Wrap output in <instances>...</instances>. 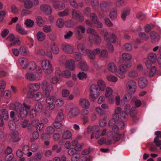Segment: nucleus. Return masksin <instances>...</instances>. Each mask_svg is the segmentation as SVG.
I'll use <instances>...</instances> for the list:
<instances>
[{
  "mask_svg": "<svg viewBox=\"0 0 161 161\" xmlns=\"http://www.w3.org/2000/svg\"><path fill=\"white\" fill-rule=\"evenodd\" d=\"M100 90L97 86L95 84L92 85L90 88V94L89 96L90 101L95 102L96 99L99 96Z\"/></svg>",
  "mask_w": 161,
  "mask_h": 161,
  "instance_id": "nucleus-1",
  "label": "nucleus"
},
{
  "mask_svg": "<svg viewBox=\"0 0 161 161\" xmlns=\"http://www.w3.org/2000/svg\"><path fill=\"white\" fill-rule=\"evenodd\" d=\"M42 68L44 72L47 74H49L53 72V69L50 62L46 59L43 60L41 64Z\"/></svg>",
  "mask_w": 161,
  "mask_h": 161,
  "instance_id": "nucleus-2",
  "label": "nucleus"
},
{
  "mask_svg": "<svg viewBox=\"0 0 161 161\" xmlns=\"http://www.w3.org/2000/svg\"><path fill=\"white\" fill-rule=\"evenodd\" d=\"M72 18L80 22H82L84 20V17L83 14L79 11L73 9L71 11Z\"/></svg>",
  "mask_w": 161,
  "mask_h": 161,
  "instance_id": "nucleus-3",
  "label": "nucleus"
},
{
  "mask_svg": "<svg viewBox=\"0 0 161 161\" xmlns=\"http://www.w3.org/2000/svg\"><path fill=\"white\" fill-rule=\"evenodd\" d=\"M100 50L99 48L94 49L93 51L87 49L85 51V53L87 54L89 58L94 60L96 58V56L100 54Z\"/></svg>",
  "mask_w": 161,
  "mask_h": 161,
  "instance_id": "nucleus-4",
  "label": "nucleus"
},
{
  "mask_svg": "<svg viewBox=\"0 0 161 161\" xmlns=\"http://www.w3.org/2000/svg\"><path fill=\"white\" fill-rule=\"evenodd\" d=\"M127 90L129 93H133L136 88V83L135 81L131 80L128 81L126 85Z\"/></svg>",
  "mask_w": 161,
  "mask_h": 161,
  "instance_id": "nucleus-5",
  "label": "nucleus"
},
{
  "mask_svg": "<svg viewBox=\"0 0 161 161\" xmlns=\"http://www.w3.org/2000/svg\"><path fill=\"white\" fill-rule=\"evenodd\" d=\"M40 10L47 15H50L52 13L51 7L48 4H43L40 6Z\"/></svg>",
  "mask_w": 161,
  "mask_h": 161,
  "instance_id": "nucleus-6",
  "label": "nucleus"
},
{
  "mask_svg": "<svg viewBox=\"0 0 161 161\" xmlns=\"http://www.w3.org/2000/svg\"><path fill=\"white\" fill-rule=\"evenodd\" d=\"M111 5L110 3L106 1H103L100 4V9L103 12H106L109 10Z\"/></svg>",
  "mask_w": 161,
  "mask_h": 161,
  "instance_id": "nucleus-7",
  "label": "nucleus"
},
{
  "mask_svg": "<svg viewBox=\"0 0 161 161\" xmlns=\"http://www.w3.org/2000/svg\"><path fill=\"white\" fill-rule=\"evenodd\" d=\"M150 36L151 42L153 43H156L160 40L159 35L155 31H152L150 32Z\"/></svg>",
  "mask_w": 161,
  "mask_h": 161,
  "instance_id": "nucleus-8",
  "label": "nucleus"
},
{
  "mask_svg": "<svg viewBox=\"0 0 161 161\" xmlns=\"http://www.w3.org/2000/svg\"><path fill=\"white\" fill-rule=\"evenodd\" d=\"M96 130V132L95 133V137L96 139H98L100 136L99 134L100 130L99 128V127L98 126H94L93 127H89L87 128V132L89 133L90 131L93 130Z\"/></svg>",
  "mask_w": 161,
  "mask_h": 161,
  "instance_id": "nucleus-9",
  "label": "nucleus"
},
{
  "mask_svg": "<svg viewBox=\"0 0 161 161\" xmlns=\"http://www.w3.org/2000/svg\"><path fill=\"white\" fill-rule=\"evenodd\" d=\"M131 66V62H125V64L120 65L119 67V69L120 72H125L127 70L128 68Z\"/></svg>",
  "mask_w": 161,
  "mask_h": 161,
  "instance_id": "nucleus-10",
  "label": "nucleus"
},
{
  "mask_svg": "<svg viewBox=\"0 0 161 161\" xmlns=\"http://www.w3.org/2000/svg\"><path fill=\"white\" fill-rule=\"evenodd\" d=\"M136 108L135 107H132L129 113L130 114L131 117L132 118L133 120L136 122V121L139 120V118L136 116L137 114V112L136 111Z\"/></svg>",
  "mask_w": 161,
  "mask_h": 161,
  "instance_id": "nucleus-11",
  "label": "nucleus"
},
{
  "mask_svg": "<svg viewBox=\"0 0 161 161\" xmlns=\"http://www.w3.org/2000/svg\"><path fill=\"white\" fill-rule=\"evenodd\" d=\"M118 119H119V116L117 114H113L112 118L109 122L108 126L111 127L114 125H116L117 122H118Z\"/></svg>",
  "mask_w": 161,
  "mask_h": 161,
  "instance_id": "nucleus-12",
  "label": "nucleus"
},
{
  "mask_svg": "<svg viewBox=\"0 0 161 161\" xmlns=\"http://www.w3.org/2000/svg\"><path fill=\"white\" fill-rule=\"evenodd\" d=\"M148 83L147 79L144 77L141 78L138 81V85L140 88H144L146 87Z\"/></svg>",
  "mask_w": 161,
  "mask_h": 161,
  "instance_id": "nucleus-13",
  "label": "nucleus"
},
{
  "mask_svg": "<svg viewBox=\"0 0 161 161\" xmlns=\"http://www.w3.org/2000/svg\"><path fill=\"white\" fill-rule=\"evenodd\" d=\"M36 23L39 27L42 26L45 24V20L41 16H36Z\"/></svg>",
  "mask_w": 161,
  "mask_h": 161,
  "instance_id": "nucleus-14",
  "label": "nucleus"
},
{
  "mask_svg": "<svg viewBox=\"0 0 161 161\" xmlns=\"http://www.w3.org/2000/svg\"><path fill=\"white\" fill-rule=\"evenodd\" d=\"M77 66L79 68L84 71H87L89 68L86 63L82 61L78 63Z\"/></svg>",
  "mask_w": 161,
  "mask_h": 161,
  "instance_id": "nucleus-15",
  "label": "nucleus"
},
{
  "mask_svg": "<svg viewBox=\"0 0 161 161\" xmlns=\"http://www.w3.org/2000/svg\"><path fill=\"white\" fill-rule=\"evenodd\" d=\"M25 77L26 79L30 81H34L37 80L38 77L32 73L28 72L26 74Z\"/></svg>",
  "mask_w": 161,
  "mask_h": 161,
  "instance_id": "nucleus-16",
  "label": "nucleus"
},
{
  "mask_svg": "<svg viewBox=\"0 0 161 161\" xmlns=\"http://www.w3.org/2000/svg\"><path fill=\"white\" fill-rule=\"evenodd\" d=\"M97 86L99 87L100 90L102 91H104L106 87V84L105 82L101 79L98 80Z\"/></svg>",
  "mask_w": 161,
  "mask_h": 161,
  "instance_id": "nucleus-17",
  "label": "nucleus"
},
{
  "mask_svg": "<svg viewBox=\"0 0 161 161\" xmlns=\"http://www.w3.org/2000/svg\"><path fill=\"white\" fill-rule=\"evenodd\" d=\"M79 113V108L77 107H75L71 109L69 113V115L71 117H73L76 116Z\"/></svg>",
  "mask_w": 161,
  "mask_h": 161,
  "instance_id": "nucleus-18",
  "label": "nucleus"
},
{
  "mask_svg": "<svg viewBox=\"0 0 161 161\" xmlns=\"http://www.w3.org/2000/svg\"><path fill=\"white\" fill-rule=\"evenodd\" d=\"M31 125L36 127V130H41L43 127L44 125L42 123H38L36 121L33 120L31 122Z\"/></svg>",
  "mask_w": 161,
  "mask_h": 161,
  "instance_id": "nucleus-19",
  "label": "nucleus"
},
{
  "mask_svg": "<svg viewBox=\"0 0 161 161\" xmlns=\"http://www.w3.org/2000/svg\"><path fill=\"white\" fill-rule=\"evenodd\" d=\"M67 67L71 70H73L75 67L74 61L72 59L68 60L65 64Z\"/></svg>",
  "mask_w": 161,
  "mask_h": 161,
  "instance_id": "nucleus-20",
  "label": "nucleus"
},
{
  "mask_svg": "<svg viewBox=\"0 0 161 161\" xmlns=\"http://www.w3.org/2000/svg\"><path fill=\"white\" fill-rule=\"evenodd\" d=\"M62 48L63 50L67 53L71 54L73 53L72 48L68 44H63Z\"/></svg>",
  "mask_w": 161,
  "mask_h": 161,
  "instance_id": "nucleus-21",
  "label": "nucleus"
},
{
  "mask_svg": "<svg viewBox=\"0 0 161 161\" xmlns=\"http://www.w3.org/2000/svg\"><path fill=\"white\" fill-rule=\"evenodd\" d=\"M80 105L83 108H88L90 106V103L86 99H80Z\"/></svg>",
  "mask_w": 161,
  "mask_h": 161,
  "instance_id": "nucleus-22",
  "label": "nucleus"
},
{
  "mask_svg": "<svg viewBox=\"0 0 161 161\" xmlns=\"http://www.w3.org/2000/svg\"><path fill=\"white\" fill-rule=\"evenodd\" d=\"M117 10L115 8H113L111 10L109 16L112 20H114L117 17Z\"/></svg>",
  "mask_w": 161,
  "mask_h": 161,
  "instance_id": "nucleus-23",
  "label": "nucleus"
},
{
  "mask_svg": "<svg viewBox=\"0 0 161 161\" xmlns=\"http://www.w3.org/2000/svg\"><path fill=\"white\" fill-rule=\"evenodd\" d=\"M46 36L44 33L42 31H38L36 34V37L39 41H43L45 40Z\"/></svg>",
  "mask_w": 161,
  "mask_h": 161,
  "instance_id": "nucleus-24",
  "label": "nucleus"
},
{
  "mask_svg": "<svg viewBox=\"0 0 161 161\" xmlns=\"http://www.w3.org/2000/svg\"><path fill=\"white\" fill-rule=\"evenodd\" d=\"M16 28L17 32L21 35H26L28 33L27 32L23 29L19 24H17Z\"/></svg>",
  "mask_w": 161,
  "mask_h": 161,
  "instance_id": "nucleus-25",
  "label": "nucleus"
},
{
  "mask_svg": "<svg viewBox=\"0 0 161 161\" xmlns=\"http://www.w3.org/2000/svg\"><path fill=\"white\" fill-rule=\"evenodd\" d=\"M108 70L112 72H116L117 70V68L113 63H109L108 65Z\"/></svg>",
  "mask_w": 161,
  "mask_h": 161,
  "instance_id": "nucleus-26",
  "label": "nucleus"
},
{
  "mask_svg": "<svg viewBox=\"0 0 161 161\" xmlns=\"http://www.w3.org/2000/svg\"><path fill=\"white\" fill-rule=\"evenodd\" d=\"M100 34L104 37V40L108 42L109 41V37L108 36V33L106 29L101 30L100 32Z\"/></svg>",
  "mask_w": 161,
  "mask_h": 161,
  "instance_id": "nucleus-27",
  "label": "nucleus"
},
{
  "mask_svg": "<svg viewBox=\"0 0 161 161\" xmlns=\"http://www.w3.org/2000/svg\"><path fill=\"white\" fill-rule=\"evenodd\" d=\"M71 136L72 135L71 132L68 130L64 132L62 136V138L64 139L67 140L71 138Z\"/></svg>",
  "mask_w": 161,
  "mask_h": 161,
  "instance_id": "nucleus-28",
  "label": "nucleus"
},
{
  "mask_svg": "<svg viewBox=\"0 0 161 161\" xmlns=\"http://www.w3.org/2000/svg\"><path fill=\"white\" fill-rule=\"evenodd\" d=\"M148 59L153 63H155L157 60L156 55L154 53H151L148 56Z\"/></svg>",
  "mask_w": 161,
  "mask_h": 161,
  "instance_id": "nucleus-29",
  "label": "nucleus"
},
{
  "mask_svg": "<svg viewBox=\"0 0 161 161\" xmlns=\"http://www.w3.org/2000/svg\"><path fill=\"white\" fill-rule=\"evenodd\" d=\"M18 133L17 131L12 132L11 133V137L14 139L12 141L13 142H16L20 140V139L19 137L15 139L18 136Z\"/></svg>",
  "mask_w": 161,
  "mask_h": 161,
  "instance_id": "nucleus-30",
  "label": "nucleus"
},
{
  "mask_svg": "<svg viewBox=\"0 0 161 161\" xmlns=\"http://www.w3.org/2000/svg\"><path fill=\"white\" fill-rule=\"evenodd\" d=\"M22 107V104L19 103H16L14 104H11L10 106V108L11 110H18Z\"/></svg>",
  "mask_w": 161,
  "mask_h": 161,
  "instance_id": "nucleus-31",
  "label": "nucleus"
},
{
  "mask_svg": "<svg viewBox=\"0 0 161 161\" xmlns=\"http://www.w3.org/2000/svg\"><path fill=\"white\" fill-rule=\"evenodd\" d=\"M36 68V65L35 62L33 61H31L29 63V64L26 65V68L29 69V70L33 71Z\"/></svg>",
  "mask_w": 161,
  "mask_h": 161,
  "instance_id": "nucleus-32",
  "label": "nucleus"
},
{
  "mask_svg": "<svg viewBox=\"0 0 161 161\" xmlns=\"http://www.w3.org/2000/svg\"><path fill=\"white\" fill-rule=\"evenodd\" d=\"M40 85L39 83L30 84L29 85L30 89L33 91H36L40 88Z\"/></svg>",
  "mask_w": 161,
  "mask_h": 161,
  "instance_id": "nucleus-33",
  "label": "nucleus"
},
{
  "mask_svg": "<svg viewBox=\"0 0 161 161\" xmlns=\"http://www.w3.org/2000/svg\"><path fill=\"white\" fill-rule=\"evenodd\" d=\"M130 14V11L128 8H125L124 9L122 13L121 18L124 20H125L126 16L129 15Z\"/></svg>",
  "mask_w": 161,
  "mask_h": 161,
  "instance_id": "nucleus-34",
  "label": "nucleus"
},
{
  "mask_svg": "<svg viewBox=\"0 0 161 161\" xmlns=\"http://www.w3.org/2000/svg\"><path fill=\"white\" fill-rule=\"evenodd\" d=\"M51 49L53 53L55 54H57L59 53V50L58 48L55 43H53L51 44Z\"/></svg>",
  "mask_w": 161,
  "mask_h": 161,
  "instance_id": "nucleus-35",
  "label": "nucleus"
},
{
  "mask_svg": "<svg viewBox=\"0 0 161 161\" xmlns=\"http://www.w3.org/2000/svg\"><path fill=\"white\" fill-rule=\"evenodd\" d=\"M122 56L123 59L127 61L126 62H130V61L132 58V56L130 54L124 53L122 54Z\"/></svg>",
  "mask_w": 161,
  "mask_h": 161,
  "instance_id": "nucleus-36",
  "label": "nucleus"
},
{
  "mask_svg": "<svg viewBox=\"0 0 161 161\" xmlns=\"http://www.w3.org/2000/svg\"><path fill=\"white\" fill-rule=\"evenodd\" d=\"M61 122L55 120L54 121L53 123V125L56 129H60L63 126V125L60 122Z\"/></svg>",
  "mask_w": 161,
  "mask_h": 161,
  "instance_id": "nucleus-37",
  "label": "nucleus"
},
{
  "mask_svg": "<svg viewBox=\"0 0 161 161\" xmlns=\"http://www.w3.org/2000/svg\"><path fill=\"white\" fill-rule=\"evenodd\" d=\"M20 108L19 115L20 116L23 118H25L27 113V110L25 109L24 108L22 107V106Z\"/></svg>",
  "mask_w": 161,
  "mask_h": 161,
  "instance_id": "nucleus-38",
  "label": "nucleus"
},
{
  "mask_svg": "<svg viewBox=\"0 0 161 161\" xmlns=\"http://www.w3.org/2000/svg\"><path fill=\"white\" fill-rule=\"evenodd\" d=\"M64 117L63 111L62 110H61L58 112L55 120L57 121H62L64 119Z\"/></svg>",
  "mask_w": 161,
  "mask_h": 161,
  "instance_id": "nucleus-39",
  "label": "nucleus"
},
{
  "mask_svg": "<svg viewBox=\"0 0 161 161\" xmlns=\"http://www.w3.org/2000/svg\"><path fill=\"white\" fill-rule=\"evenodd\" d=\"M25 24L27 27L31 28L34 25V22L30 19H27L26 20Z\"/></svg>",
  "mask_w": 161,
  "mask_h": 161,
  "instance_id": "nucleus-40",
  "label": "nucleus"
},
{
  "mask_svg": "<svg viewBox=\"0 0 161 161\" xmlns=\"http://www.w3.org/2000/svg\"><path fill=\"white\" fill-rule=\"evenodd\" d=\"M4 120H7L9 118L7 110L5 109L2 110V115H1Z\"/></svg>",
  "mask_w": 161,
  "mask_h": 161,
  "instance_id": "nucleus-41",
  "label": "nucleus"
},
{
  "mask_svg": "<svg viewBox=\"0 0 161 161\" xmlns=\"http://www.w3.org/2000/svg\"><path fill=\"white\" fill-rule=\"evenodd\" d=\"M56 98V95L51 96L46 98V102L48 104L53 103V101Z\"/></svg>",
  "mask_w": 161,
  "mask_h": 161,
  "instance_id": "nucleus-42",
  "label": "nucleus"
},
{
  "mask_svg": "<svg viewBox=\"0 0 161 161\" xmlns=\"http://www.w3.org/2000/svg\"><path fill=\"white\" fill-rule=\"evenodd\" d=\"M128 114V113L124 111H122L120 115L121 120L124 121L127 120Z\"/></svg>",
  "mask_w": 161,
  "mask_h": 161,
  "instance_id": "nucleus-43",
  "label": "nucleus"
},
{
  "mask_svg": "<svg viewBox=\"0 0 161 161\" xmlns=\"http://www.w3.org/2000/svg\"><path fill=\"white\" fill-rule=\"evenodd\" d=\"M108 56V53L105 50L103 49L101 51L99 55L100 58H107Z\"/></svg>",
  "mask_w": 161,
  "mask_h": 161,
  "instance_id": "nucleus-44",
  "label": "nucleus"
},
{
  "mask_svg": "<svg viewBox=\"0 0 161 161\" xmlns=\"http://www.w3.org/2000/svg\"><path fill=\"white\" fill-rule=\"evenodd\" d=\"M24 6L25 8L29 9L31 8L33 6V3L30 0H27L24 1Z\"/></svg>",
  "mask_w": 161,
  "mask_h": 161,
  "instance_id": "nucleus-45",
  "label": "nucleus"
},
{
  "mask_svg": "<svg viewBox=\"0 0 161 161\" xmlns=\"http://www.w3.org/2000/svg\"><path fill=\"white\" fill-rule=\"evenodd\" d=\"M124 134H119L113 135L112 137L114 141L115 142H118L119 140L122 137H124Z\"/></svg>",
  "mask_w": 161,
  "mask_h": 161,
  "instance_id": "nucleus-46",
  "label": "nucleus"
},
{
  "mask_svg": "<svg viewBox=\"0 0 161 161\" xmlns=\"http://www.w3.org/2000/svg\"><path fill=\"white\" fill-rule=\"evenodd\" d=\"M138 35L141 39L144 41H147L149 39V36L144 32H140Z\"/></svg>",
  "mask_w": 161,
  "mask_h": 161,
  "instance_id": "nucleus-47",
  "label": "nucleus"
},
{
  "mask_svg": "<svg viewBox=\"0 0 161 161\" xmlns=\"http://www.w3.org/2000/svg\"><path fill=\"white\" fill-rule=\"evenodd\" d=\"M149 149L151 152H156L157 151L156 146L154 145L153 143L149 142L147 144Z\"/></svg>",
  "mask_w": 161,
  "mask_h": 161,
  "instance_id": "nucleus-48",
  "label": "nucleus"
},
{
  "mask_svg": "<svg viewBox=\"0 0 161 161\" xmlns=\"http://www.w3.org/2000/svg\"><path fill=\"white\" fill-rule=\"evenodd\" d=\"M125 0H118L116 2L115 6L117 7H120L123 5H125L126 3Z\"/></svg>",
  "mask_w": 161,
  "mask_h": 161,
  "instance_id": "nucleus-49",
  "label": "nucleus"
},
{
  "mask_svg": "<svg viewBox=\"0 0 161 161\" xmlns=\"http://www.w3.org/2000/svg\"><path fill=\"white\" fill-rule=\"evenodd\" d=\"M61 75L64 78H69L71 76V73L68 70H65L61 72Z\"/></svg>",
  "mask_w": 161,
  "mask_h": 161,
  "instance_id": "nucleus-50",
  "label": "nucleus"
},
{
  "mask_svg": "<svg viewBox=\"0 0 161 161\" xmlns=\"http://www.w3.org/2000/svg\"><path fill=\"white\" fill-rule=\"evenodd\" d=\"M58 14L59 16L62 17L67 16L69 14V9H65L63 11L59 12Z\"/></svg>",
  "mask_w": 161,
  "mask_h": 161,
  "instance_id": "nucleus-51",
  "label": "nucleus"
},
{
  "mask_svg": "<svg viewBox=\"0 0 161 161\" xmlns=\"http://www.w3.org/2000/svg\"><path fill=\"white\" fill-rule=\"evenodd\" d=\"M77 48L79 51L85 53V51L86 49H85L84 44L83 43H80L77 45Z\"/></svg>",
  "mask_w": 161,
  "mask_h": 161,
  "instance_id": "nucleus-52",
  "label": "nucleus"
},
{
  "mask_svg": "<svg viewBox=\"0 0 161 161\" xmlns=\"http://www.w3.org/2000/svg\"><path fill=\"white\" fill-rule=\"evenodd\" d=\"M80 157V154L76 152L72 156L71 160L72 161H78Z\"/></svg>",
  "mask_w": 161,
  "mask_h": 161,
  "instance_id": "nucleus-53",
  "label": "nucleus"
},
{
  "mask_svg": "<svg viewBox=\"0 0 161 161\" xmlns=\"http://www.w3.org/2000/svg\"><path fill=\"white\" fill-rule=\"evenodd\" d=\"M113 93L112 90L110 88L108 87L106 88L105 97L106 98H108L112 96V94Z\"/></svg>",
  "mask_w": 161,
  "mask_h": 161,
  "instance_id": "nucleus-54",
  "label": "nucleus"
},
{
  "mask_svg": "<svg viewBox=\"0 0 161 161\" xmlns=\"http://www.w3.org/2000/svg\"><path fill=\"white\" fill-rule=\"evenodd\" d=\"M107 79L108 80L113 82H116L117 81V77L111 75L107 76Z\"/></svg>",
  "mask_w": 161,
  "mask_h": 161,
  "instance_id": "nucleus-55",
  "label": "nucleus"
},
{
  "mask_svg": "<svg viewBox=\"0 0 161 161\" xmlns=\"http://www.w3.org/2000/svg\"><path fill=\"white\" fill-rule=\"evenodd\" d=\"M77 76L80 80H83L84 79H86L87 77L86 74L83 72H79Z\"/></svg>",
  "mask_w": 161,
  "mask_h": 161,
  "instance_id": "nucleus-56",
  "label": "nucleus"
},
{
  "mask_svg": "<svg viewBox=\"0 0 161 161\" xmlns=\"http://www.w3.org/2000/svg\"><path fill=\"white\" fill-rule=\"evenodd\" d=\"M156 67L155 66H153L149 72V76L150 77L154 76L156 73Z\"/></svg>",
  "mask_w": 161,
  "mask_h": 161,
  "instance_id": "nucleus-57",
  "label": "nucleus"
},
{
  "mask_svg": "<svg viewBox=\"0 0 161 161\" xmlns=\"http://www.w3.org/2000/svg\"><path fill=\"white\" fill-rule=\"evenodd\" d=\"M36 110L37 112H39L42 110V103L39 102H37L35 106Z\"/></svg>",
  "mask_w": 161,
  "mask_h": 161,
  "instance_id": "nucleus-58",
  "label": "nucleus"
},
{
  "mask_svg": "<svg viewBox=\"0 0 161 161\" xmlns=\"http://www.w3.org/2000/svg\"><path fill=\"white\" fill-rule=\"evenodd\" d=\"M128 76L131 78H135L138 76V74L135 71L132 70L129 72Z\"/></svg>",
  "mask_w": 161,
  "mask_h": 161,
  "instance_id": "nucleus-59",
  "label": "nucleus"
},
{
  "mask_svg": "<svg viewBox=\"0 0 161 161\" xmlns=\"http://www.w3.org/2000/svg\"><path fill=\"white\" fill-rule=\"evenodd\" d=\"M64 24V20L62 19H58L56 22V25L59 28H62Z\"/></svg>",
  "mask_w": 161,
  "mask_h": 161,
  "instance_id": "nucleus-60",
  "label": "nucleus"
},
{
  "mask_svg": "<svg viewBox=\"0 0 161 161\" xmlns=\"http://www.w3.org/2000/svg\"><path fill=\"white\" fill-rule=\"evenodd\" d=\"M46 131L48 134H52L55 132V129L52 126H50L46 128Z\"/></svg>",
  "mask_w": 161,
  "mask_h": 161,
  "instance_id": "nucleus-61",
  "label": "nucleus"
},
{
  "mask_svg": "<svg viewBox=\"0 0 161 161\" xmlns=\"http://www.w3.org/2000/svg\"><path fill=\"white\" fill-rule=\"evenodd\" d=\"M42 154L40 152L36 153L34 158L35 161H40L41 160Z\"/></svg>",
  "mask_w": 161,
  "mask_h": 161,
  "instance_id": "nucleus-62",
  "label": "nucleus"
},
{
  "mask_svg": "<svg viewBox=\"0 0 161 161\" xmlns=\"http://www.w3.org/2000/svg\"><path fill=\"white\" fill-rule=\"evenodd\" d=\"M153 142L157 147H160L161 145V141L159 140V138H158V136H156L154 138Z\"/></svg>",
  "mask_w": 161,
  "mask_h": 161,
  "instance_id": "nucleus-63",
  "label": "nucleus"
},
{
  "mask_svg": "<svg viewBox=\"0 0 161 161\" xmlns=\"http://www.w3.org/2000/svg\"><path fill=\"white\" fill-rule=\"evenodd\" d=\"M49 85V84L46 80H44L42 82V87L43 89L46 90L48 88Z\"/></svg>",
  "mask_w": 161,
  "mask_h": 161,
  "instance_id": "nucleus-64",
  "label": "nucleus"
}]
</instances>
